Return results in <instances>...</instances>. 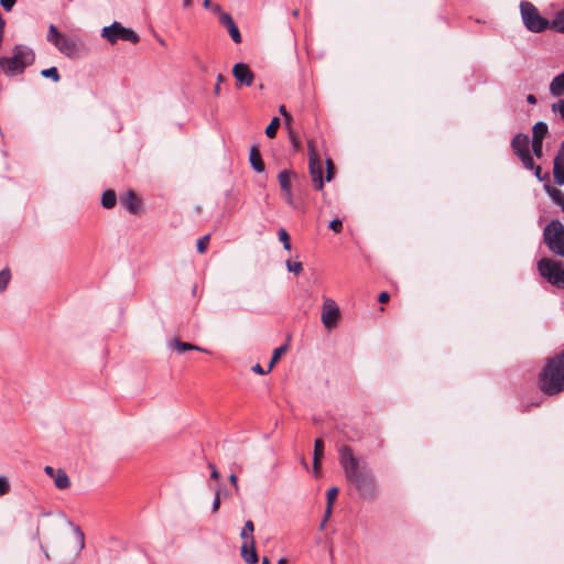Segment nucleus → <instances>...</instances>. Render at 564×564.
<instances>
[{
    "label": "nucleus",
    "mask_w": 564,
    "mask_h": 564,
    "mask_svg": "<svg viewBox=\"0 0 564 564\" xmlns=\"http://www.w3.org/2000/svg\"><path fill=\"white\" fill-rule=\"evenodd\" d=\"M339 464L347 481L351 482L366 499L377 496L376 479L370 469L360 468L359 459L354 455L350 446L343 445L338 451Z\"/></svg>",
    "instance_id": "nucleus-1"
},
{
    "label": "nucleus",
    "mask_w": 564,
    "mask_h": 564,
    "mask_svg": "<svg viewBox=\"0 0 564 564\" xmlns=\"http://www.w3.org/2000/svg\"><path fill=\"white\" fill-rule=\"evenodd\" d=\"M539 388L547 395H555L564 391V350L546 359L539 375Z\"/></svg>",
    "instance_id": "nucleus-2"
},
{
    "label": "nucleus",
    "mask_w": 564,
    "mask_h": 564,
    "mask_svg": "<svg viewBox=\"0 0 564 564\" xmlns=\"http://www.w3.org/2000/svg\"><path fill=\"white\" fill-rule=\"evenodd\" d=\"M34 61L35 53L32 48L23 44H17L12 48L11 56L0 57V68L8 76H15L22 74Z\"/></svg>",
    "instance_id": "nucleus-3"
},
{
    "label": "nucleus",
    "mask_w": 564,
    "mask_h": 564,
    "mask_svg": "<svg viewBox=\"0 0 564 564\" xmlns=\"http://www.w3.org/2000/svg\"><path fill=\"white\" fill-rule=\"evenodd\" d=\"M47 41L52 43L61 54L68 58H79L85 52L84 43L77 36H68L51 24L47 32Z\"/></svg>",
    "instance_id": "nucleus-4"
},
{
    "label": "nucleus",
    "mask_w": 564,
    "mask_h": 564,
    "mask_svg": "<svg viewBox=\"0 0 564 564\" xmlns=\"http://www.w3.org/2000/svg\"><path fill=\"white\" fill-rule=\"evenodd\" d=\"M520 11L523 24L529 31L540 33L551 26L549 20L543 18L538 9L529 1H521Z\"/></svg>",
    "instance_id": "nucleus-5"
},
{
    "label": "nucleus",
    "mask_w": 564,
    "mask_h": 564,
    "mask_svg": "<svg viewBox=\"0 0 564 564\" xmlns=\"http://www.w3.org/2000/svg\"><path fill=\"white\" fill-rule=\"evenodd\" d=\"M543 239L552 252L564 258V225L560 220H551L545 226Z\"/></svg>",
    "instance_id": "nucleus-6"
},
{
    "label": "nucleus",
    "mask_w": 564,
    "mask_h": 564,
    "mask_svg": "<svg viewBox=\"0 0 564 564\" xmlns=\"http://www.w3.org/2000/svg\"><path fill=\"white\" fill-rule=\"evenodd\" d=\"M100 35L111 45H115L118 41H127L132 44H137L140 41V36L135 31L123 26L120 22L117 21L108 26L102 28Z\"/></svg>",
    "instance_id": "nucleus-7"
},
{
    "label": "nucleus",
    "mask_w": 564,
    "mask_h": 564,
    "mask_svg": "<svg viewBox=\"0 0 564 564\" xmlns=\"http://www.w3.org/2000/svg\"><path fill=\"white\" fill-rule=\"evenodd\" d=\"M540 274L551 284L564 289V263L543 258L538 262Z\"/></svg>",
    "instance_id": "nucleus-8"
},
{
    "label": "nucleus",
    "mask_w": 564,
    "mask_h": 564,
    "mask_svg": "<svg viewBox=\"0 0 564 564\" xmlns=\"http://www.w3.org/2000/svg\"><path fill=\"white\" fill-rule=\"evenodd\" d=\"M308 166L310 175L315 189L321 191L324 187L323 167L319 155L312 142H308Z\"/></svg>",
    "instance_id": "nucleus-9"
},
{
    "label": "nucleus",
    "mask_w": 564,
    "mask_h": 564,
    "mask_svg": "<svg viewBox=\"0 0 564 564\" xmlns=\"http://www.w3.org/2000/svg\"><path fill=\"white\" fill-rule=\"evenodd\" d=\"M340 317V311L332 299H325L322 311V323L328 329L334 328Z\"/></svg>",
    "instance_id": "nucleus-10"
},
{
    "label": "nucleus",
    "mask_w": 564,
    "mask_h": 564,
    "mask_svg": "<svg viewBox=\"0 0 564 564\" xmlns=\"http://www.w3.org/2000/svg\"><path fill=\"white\" fill-rule=\"evenodd\" d=\"M232 75L237 80V88L241 86H251L254 80V74L245 63H237L232 68Z\"/></svg>",
    "instance_id": "nucleus-11"
},
{
    "label": "nucleus",
    "mask_w": 564,
    "mask_h": 564,
    "mask_svg": "<svg viewBox=\"0 0 564 564\" xmlns=\"http://www.w3.org/2000/svg\"><path fill=\"white\" fill-rule=\"evenodd\" d=\"M511 149L519 158L530 152V138L525 133H517L511 140Z\"/></svg>",
    "instance_id": "nucleus-12"
},
{
    "label": "nucleus",
    "mask_w": 564,
    "mask_h": 564,
    "mask_svg": "<svg viewBox=\"0 0 564 564\" xmlns=\"http://www.w3.org/2000/svg\"><path fill=\"white\" fill-rule=\"evenodd\" d=\"M220 24L227 29L230 37L236 44L241 43L242 37L240 31L229 13H221Z\"/></svg>",
    "instance_id": "nucleus-13"
},
{
    "label": "nucleus",
    "mask_w": 564,
    "mask_h": 564,
    "mask_svg": "<svg viewBox=\"0 0 564 564\" xmlns=\"http://www.w3.org/2000/svg\"><path fill=\"white\" fill-rule=\"evenodd\" d=\"M120 203L130 214H138L141 209V200L133 191H128L121 198Z\"/></svg>",
    "instance_id": "nucleus-14"
},
{
    "label": "nucleus",
    "mask_w": 564,
    "mask_h": 564,
    "mask_svg": "<svg viewBox=\"0 0 564 564\" xmlns=\"http://www.w3.org/2000/svg\"><path fill=\"white\" fill-rule=\"evenodd\" d=\"M241 556L248 564H256L258 562L254 538H251V543L243 542L241 546Z\"/></svg>",
    "instance_id": "nucleus-15"
},
{
    "label": "nucleus",
    "mask_w": 564,
    "mask_h": 564,
    "mask_svg": "<svg viewBox=\"0 0 564 564\" xmlns=\"http://www.w3.org/2000/svg\"><path fill=\"white\" fill-rule=\"evenodd\" d=\"M249 161H250V164H251L252 169L256 172L262 173L264 171L265 166H264V163L262 161V156H261V152H260L259 145L253 144L251 147L250 154H249Z\"/></svg>",
    "instance_id": "nucleus-16"
},
{
    "label": "nucleus",
    "mask_w": 564,
    "mask_h": 564,
    "mask_svg": "<svg viewBox=\"0 0 564 564\" xmlns=\"http://www.w3.org/2000/svg\"><path fill=\"white\" fill-rule=\"evenodd\" d=\"M550 94L554 97L564 95V70L552 79L550 84Z\"/></svg>",
    "instance_id": "nucleus-17"
},
{
    "label": "nucleus",
    "mask_w": 564,
    "mask_h": 564,
    "mask_svg": "<svg viewBox=\"0 0 564 564\" xmlns=\"http://www.w3.org/2000/svg\"><path fill=\"white\" fill-rule=\"evenodd\" d=\"M171 347L175 350H177L180 354L184 352V351H187V350H197V351H202V352H209L207 349L205 348H202V347H198L196 345H193V344H189V343H184L177 338H175L172 343H171Z\"/></svg>",
    "instance_id": "nucleus-18"
},
{
    "label": "nucleus",
    "mask_w": 564,
    "mask_h": 564,
    "mask_svg": "<svg viewBox=\"0 0 564 564\" xmlns=\"http://www.w3.org/2000/svg\"><path fill=\"white\" fill-rule=\"evenodd\" d=\"M544 189L549 194V196L552 198V200L555 204H557L564 212V193L561 189H558L550 184H545Z\"/></svg>",
    "instance_id": "nucleus-19"
},
{
    "label": "nucleus",
    "mask_w": 564,
    "mask_h": 564,
    "mask_svg": "<svg viewBox=\"0 0 564 564\" xmlns=\"http://www.w3.org/2000/svg\"><path fill=\"white\" fill-rule=\"evenodd\" d=\"M53 480L57 489L64 490L70 487L69 477L63 469H57L55 476L53 477Z\"/></svg>",
    "instance_id": "nucleus-20"
},
{
    "label": "nucleus",
    "mask_w": 564,
    "mask_h": 564,
    "mask_svg": "<svg viewBox=\"0 0 564 564\" xmlns=\"http://www.w3.org/2000/svg\"><path fill=\"white\" fill-rule=\"evenodd\" d=\"M549 133V127L545 122L539 121L532 128V139L544 140Z\"/></svg>",
    "instance_id": "nucleus-21"
},
{
    "label": "nucleus",
    "mask_w": 564,
    "mask_h": 564,
    "mask_svg": "<svg viewBox=\"0 0 564 564\" xmlns=\"http://www.w3.org/2000/svg\"><path fill=\"white\" fill-rule=\"evenodd\" d=\"M117 195L112 189H107L101 195V205L106 209H110L116 206Z\"/></svg>",
    "instance_id": "nucleus-22"
},
{
    "label": "nucleus",
    "mask_w": 564,
    "mask_h": 564,
    "mask_svg": "<svg viewBox=\"0 0 564 564\" xmlns=\"http://www.w3.org/2000/svg\"><path fill=\"white\" fill-rule=\"evenodd\" d=\"M291 176H292V172L290 170H282L278 174V180H279L282 192L292 189Z\"/></svg>",
    "instance_id": "nucleus-23"
},
{
    "label": "nucleus",
    "mask_w": 564,
    "mask_h": 564,
    "mask_svg": "<svg viewBox=\"0 0 564 564\" xmlns=\"http://www.w3.org/2000/svg\"><path fill=\"white\" fill-rule=\"evenodd\" d=\"M553 176L557 185H564V162L553 160Z\"/></svg>",
    "instance_id": "nucleus-24"
},
{
    "label": "nucleus",
    "mask_w": 564,
    "mask_h": 564,
    "mask_svg": "<svg viewBox=\"0 0 564 564\" xmlns=\"http://www.w3.org/2000/svg\"><path fill=\"white\" fill-rule=\"evenodd\" d=\"M324 455V443L321 438H316L314 443V469L317 470L319 468V460Z\"/></svg>",
    "instance_id": "nucleus-25"
},
{
    "label": "nucleus",
    "mask_w": 564,
    "mask_h": 564,
    "mask_svg": "<svg viewBox=\"0 0 564 564\" xmlns=\"http://www.w3.org/2000/svg\"><path fill=\"white\" fill-rule=\"evenodd\" d=\"M254 524L251 520H247L241 530L240 536L245 540V542L251 543V538H253Z\"/></svg>",
    "instance_id": "nucleus-26"
},
{
    "label": "nucleus",
    "mask_w": 564,
    "mask_h": 564,
    "mask_svg": "<svg viewBox=\"0 0 564 564\" xmlns=\"http://www.w3.org/2000/svg\"><path fill=\"white\" fill-rule=\"evenodd\" d=\"M551 29L557 32H564V10L556 13L551 22Z\"/></svg>",
    "instance_id": "nucleus-27"
},
{
    "label": "nucleus",
    "mask_w": 564,
    "mask_h": 564,
    "mask_svg": "<svg viewBox=\"0 0 564 564\" xmlns=\"http://www.w3.org/2000/svg\"><path fill=\"white\" fill-rule=\"evenodd\" d=\"M280 127V119L274 117L269 126L265 128V134L268 138H274L276 135L278 129Z\"/></svg>",
    "instance_id": "nucleus-28"
},
{
    "label": "nucleus",
    "mask_w": 564,
    "mask_h": 564,
    "mask_svg": "<svg viewBox=\"0 0 564 564\" xmlns=\"http://www.w3.org/2000/svg\"><path fill=\"white\" fill-rule=\"evenodd\" d=\"M41 75L45 78H51L55 83L59 82L61 79L59 73L55 66L43 69Z\"/></svg>",
    "instance_id": "nucleus-29"
},
{
    "label": "nucleus",
    "mask_w": 564,
    "mask_h": 564,
    "mask_svg": "<svg viewBox=\"0 0 564 564\" xmlns=\"http://www.w3.org/2000/svg\"><path fill=\"white\" fill-rule=\"evenodd\" d=\"M279 240L283 243L285 250H291L290 236L284 228H280L278 231Z\"/></svg>",
    "instance_id": "nucleus-30"
},
{
    "label": "nucleus",
    "mask_w": 564,
    "mask_h": 564,
    "mask_svg": "<svg viewBox=\"0 0 564 564\" xmlns=\"http://www.w3.org/2000/svg\"><path fill=\"white\" fill-rule=\"evenodd\" d=\"M532 152L538 158L541 159L543 156V140H531Z\"/></svg>",
    "instance_id": "nucleus-31"
},
{
    "label": "nucleus",
    "mask_w": 564,
    "mask_h": 564,
    "mask_svg": "<svg viewBox=\"0 0 564 564\" xmlns=\"http://www.w3.org/2000/svg\"><path fill=\"white\" fill-rule=\"evenodd\" d=\"M519 160L522 162L523 167L528 171H531L535 166V163L530 152L519 156Z\"/></svg>",
    "instance_id": "nucleus-32"
},
{
    "label": "nucleus",
    "mask_w": 564,
    "mask_h": 564,
    "mask_svg": "<svg viewBox=\"0 0 564 564\" xmlns=\"http://www.w3.org/2000/svg\"><path fill=\"white\" fill-rule=\"evenodd\" d=\"M285 350H286V346H280L273 350V355L271 357L268 371H270L273 368L274 364L280 359L281 355Z\"/></svg>",
    "instance_id": "nucleus-33"
},
{
    "label": "nucleus",
    "mask_w": 564,
    "mask_h": 564,
    "mask_svg": "<svg viewBox=\"0 0 564 564\" xmlns=\"http://www.w3.org/2000/svg\"><path fill=\"white\" fill-rule=\"evenodd\" d=\"M10 279L11 273L8 269L0 271V291H4L7 289Z\"/></svg>",
    "instance_id": "nucleus-34"
},
{
    "label": "nucleus",
    "mask_w": 564,
    "mask_h": 564,
    "mask_svg": "<svg viewBox=\"0 0 564 564\" xmlns=\"http://www.w3.org/2000/svg\"><path fill=\"white\" fill-rule=\"evenodd\" d=\"M209 240H210V236L209 235H205L203 237H200L197 241V251L199 253H204L208 247V243H209Z\"/></svg>",
    "instance_id": "nucleus-35"
},
{
    "label": "nucleus",
    "mask_w": 564,
    "mask_h": 564,
    "mask_svg": "<svg viewBox=\"0 0 564 564\" xmlns=\"http://www.w3.org/2000/svg\"><path fill=\"white\" fill-rule=\"evenodd\" d=\"M531 171H533V172H534V175H535V177H536L539 181H541V182H543V181H549L550 174H549V173H544V174H543V173H542V167H541L540 165H536V164H535L534 169H532Z\"/></svg>",
    "instance_id": "nucleus-36"
},
{
    "label": "nucleus",
    "mask_w": 564,
    "mask_h": 564,
    "mask_svg": "<svg viewBox=\"0 0 564 564\" xmlns=\"http://www.w3.org/2000/svg\"><path fill=\"white\" fill-rule=\"evenodd\" d=\"M552 111L558 113L564 121V99L552 105Z\"/></svg>",
    "instance_id": "nucleus-37"
},
{
    "label": "nucleus",
    "mask_w": 564,
    "mask_h": 564,
    "mask_svg": "<svg viewBox=\"0 0 564 564\" xmlns=\"http://www.w3.org/2000/svg\"><path fill=\"white\" fill-rule=\"evenodd\" d=\"M286 265L289 271L294 272L295 274H299L303 270V265L301 262H292L290 260L286 261Z\"/></svg>",
    "instance_id": "nucleus-38"
},
{
    "label": "nucleus",
    "mask_w": 564,
    "mask_h": 564,
    "mask_svg": "<svg viewBox=\"0 0 564 564\" xmlns=\"http://www.w3.org/2000/svg\"><path fill=\"white\" fill-rule=\"evenodd\" d=\"M338 495V488L337 487H332L327 490V505H329V507H333V503L336 499Z\"/></svg>",
    "instance_id": "nucleus-39"
},
{
    "label": "nucleus",
    "mask_w": 564,
    "mask_h": 564,
    "mask_svg": "<svg viewBox=\"0 0 564 564\" xmlns=\"http://www.w3.org/2000/svg\"><path fill=\"white\" fill-rule=\"evenodd\" d=\"M334 170H335V166H334L333 161L330 159H327L326 160V181L327 182H330L333 180Z\"/></svg>",
    "instance_id": "nucleus-40"
},
{
    "label": "nucleus",
    "mask_w": 564,
    "mask_h": 564,
    "mask_svg": "<svg viewBox=\"0 0 564 564\" xmlns=\"http://www.w3.org/2000/svg\"><path fill=\"white\" fill-rule=\"evenodd\" d=\"M334 232L339 234L343 230V221L339 218H335L329 223L328 226Z\"/></svg>",
    "instance_id": "nucleus-41"
},
{
    "label": "nucleus",
    "mask_w": 564,
    "mask_h": 564,
    "mask_svg": "<svg viewBox=\"0 0 564 564\" xmlns=\"http://www.w3.org/2000/svg\"><path fill=\"white\" fill-rule=\"evenodd\" d=\"M282 193H283V197H284L286 204L290 205L293 209H295L296 205H295L294 199H293L292 189L285 191V192H282Z\"/></svg>",
    "instance_id": "nucleus-42"
},
{
    "label": "nucleus",
    "mask_w": 564,
    "mask_h": 564,
    "mask_svg": "<svg viewBox=\"0 0 564 564\" xmlns=\"http://www.w3.org/2000/svg\"><path fill=\"white\" fill-rule=\"evenodd\" d=\"M10 491V485L4 477L0 476V495L3 496Z\"/></svg>",
    "instance_id": "nucleus-43"
},
{
    "label": "nucleus",
    "mask_w": 564,
    "mask_h": 564,
    "mask_svg": "<svg viewBox=\"0 0 564 564\" xmlns=\"http://www.w3.org/2000/svg\"><path fill=\"white\" fill-rule=\"evenodd\" d=\"M220 502H221V500H220V490L217 489L216 494H215L214 501H213V507H212V511L213 512H217L219 510Z\"/></svg>",
    "instance_id": "nucleus-44"
},
{
    "label": "nucleus",
    "mask_w": 564,
    "mask_h": 564,
    "mask_svg": "<svg viewBox=\"0 0 564 564\" xmlns=\"http://www.w3.org/2000/svg\"><path fill=\"white\" fill-rule=\"evenodd\" d=\"M17 0H0V4L6 11H10L15 4Z\"/></svg>",
    "instance_id": "nucleus-45"
},
{
    "label": "nucleus",
    "mask_w": 564,
    "mask_h": 564,
    "mask_svg": "<svg viewBox=\"0 0 564 564\" xmlns=\"http://www.w3.org/2000/svg\"><path fill=\"white\" fill-rule=\"evenodd\" d=\"M554 161L564 162V141L561 143L560 149L554 158Z\"/></svg>",
    "instance_id": "nucleus-46"
},
{
    "label": "nucleus",
    "mask_w": 564,
    "mask_h": 564,
    "mask_svg": "<svg viewBox=\"0 0 564 564\" xmlns=\"http://www.w3.org/2000/svg\"><path fill=\"white\" fill-rule=\"evenodd\" d=\"M229 481L234 486L236 494L239 492V485H238V478L235 474H231L229 476Z\"/></svg>",
    "instance_id": "nucleus-47"
},
{
    "label": "nucleus",
    "mask_w": 564,
    "mask_h": 564,
    "mask_svg": "<svg viewBox=\"0 0 564 564\" xmlns=\"http://www.w3.org/2000/svg\"><path fill=\"white\" fill-rule=\"evenodd\" d=\"M389 299H390V295L388 292H381L379 294L378 301L383 304V303H387L389 301Z\"/></svg>",
    "instance_id": "nucleus-48"
},
{
    "label": "nucleus",
    "mask_w": 564,
    "mask_h": 564,
    "mask_svg": "<svg viewBox=\"0 0 564 564\" xmlns=\"http://www.w3.org/2000/svg\"><path fill=\"white\" fill-rule=\"evenodd\" d=\"M280 113L285 118L286 121H290L291 119V116L289 115V112L286 111V108L284 105H281L280 108Z\"/></svg>",
    "instance_id": "nucleus-49"
},
{
    "label": "nucleus",
    "mask_w": 564,
    "mask_h": 564,
    "mask_svg": "<svg viewBox=\"0 0 564 564\" xmlns=\"http://www.w3.org/2000/svg\"><path fill=\"white\" fill-rule=\"evenodd\" d=\"M252 371L259 375H265L267 372H269L268 370L265 371L259 364L252 367Z\"/></svg>",
    "instance_id": "nucleus-50"
},
{
    "label": "nucleus",
    "mask_w": 564,
    "mask_h": 564,
    "mask_svg": "<svg viewBox=\"0 0 564 564\" xmlns=\"http://www.w3.org/2000/svg\"><path fill=\"white\" fill-rule=\"evenodd\" d=\"M44 471H45V474H46L47 476H50L51 478H53V477L55 476V474H56V471H57V470H56V469H54L52 466H46V467L44 468Z\"/></svg>",
    "instance_id": "nucleus-51"
},
{
    "label": "nucleus",
    "mask_w": 564,
    "mask_h": 564,
    "mask_svg": "<svg viewBox=\"0 0 564 564\" xmlns=\"http://www.w3.org/2000/svg\"><path fill=\"white\" fill-rule=\"evenodd\" d=\"M212 9L216 14H218L219 19H220L221 13H226L225 11L221 10V7L219 4H214Z\"/></svg>",
    "instance_id": "nucleus-52"
},
{
    "label": "nucleus",
    "mask_w": 564,
    "mask_h": 564,
    "mask_svg": "<svg viewBox=\"0 0 564 564\" xmlns=\"http://www.w3.org/2000/svg\"><path fill=\"white\" fill-rule=\"evenodd\" d=\"M224 80V77L223 75H218L217 77V84L215 86V93L216 94H219V90H220V83Z\"/></svg>",
    "instance_id": "nucleus-53"
},
{
    "label": "nucleus",
    "mask_w": 564,
    "mask_h": 564,
    "mask_svg": "<svg viewBox=\"0 0 564 564\" xmlns=\"http://www.w3.org/2000/svg\"><path fill=\"white\" fill-rule=\"evenodd\" d=\"M527 101L531 105H535L536 104V97L532 94L528 95L527 96Z\"/></svg>",
    "instance_id": "nucleus-54"
},
{
    "label": "nucleus",
    "mask_w": 564,
    "mask_h": 564,
    "mask_svg": "<svg viewBox=\"0 0 564 564\" xmlns=\"http://www.w3.org/2000/svg\"><path fill=\"white\" fill-rule=\"evenodd\" d=\"M210 477L215 480H218L220 478V474L217 469H214V471L210 473Z\"/></svg>",
    "instance_id": "nucleus-55"
},
{
    "label": "nucleus",
    "mask_w": 564,
    "mask_h": 564,
    "mask_svg": "<svg viewBox=\"0 0 564 564\" xmlns=\"http://www.w3.org/2000/svg\"><path fill=\"white\" fill-rule=\"evenodd\" d=\"M213 2L212 0H204L203 1V7L206 8V9H209V8H213Z\"/></svg>",
    "instance_id": "nucleus-56"
},
{
    "label": "nucleus",
    "mask_w": 564,
    "mask_h": 564,
    "mask_svg": "<svg viewBox=\"0 0 564 564\" xmlns=\"http://www.w3.org/2000/svg\"><path fill=\"white\" fill-rule=\"evenodd\" d=\"M332 509H333V507H329V505H327L326 512H325V520H327V518L330 516Z\"/></svg>",
    "instance_id": "nucleus-57"
},
{
    "label": "nucleus",
    "mask_w": 564,
    "mask_h": 564,
    "mask_svg": "<svg viewBox=\"0 0 564 564\" xmlns=\"http://www.w3.org/2000/svg\"><path fill=\"white\" fill-rule=\"evenodd\" d=\"M192 3H193V0H183V7H184V8H188V7H191V6H192Z\"/></svg>",
    "instance_id": "nucleus-58"
},
{
    "label": "nucleus",
    "mask_w": 564,
    "mask_h": 564,
    "mask_svg": "<svg viewBox=\"0 0 564 564\" xmlns=\"http://www.w3.org/2000/svg\"><path fill=\"white\" fill-rule=\"evenodd\" d=\"M208 467L210 468L212 471H214V469H217L213 463H208Z\"/></svg>",
    "instance_id": "nucleus-59"
},
{
    "label": "nucleus",
    "mask_w": 564,
    "mask_h": 564,
    "mask_svg": "<svg viewBox=\"0 0 564 564\" xmlns=\"http://www.w3.org/2000/svg\"><path fill=\"white\" fill-rule=\"evenodd\" d=\"M528 410H529V406H527V405H522V408H521V412H527Z\"/></svg>",
    "instance_id": "nucleus-60"
},
{
    "label": "nucleus",
    "mask_w": 564,
    "mask_h": 564,
    "mask_svg": "<svg viewBox=\"0 0 564 564\" xmlns=\"http://www.w3.org/2000/svg\"><path fill=\"white\" fill-rule=\"evenodd\" d=\"M278 564H288V563H286V561H285L284 558H280V560L278 561Z\"/></svg>",
    "instance_id": "nucleus-61"
},
{
    "label": "nucleus",
    "mask_w": 564,
    "mask_h": 564,
    "mask_svg": "<svg viewBox=\"0 0 564 564\" xmlns=\"http://www.w3.org/2000/svg\"><path fill=\"white\" fill-rule=\"evenodd\" d=\"M262 564H270L269 560L267 557L263 558Z\"/></svg>",
    "instance_id": "nucleus-62"
}]
</instances>
